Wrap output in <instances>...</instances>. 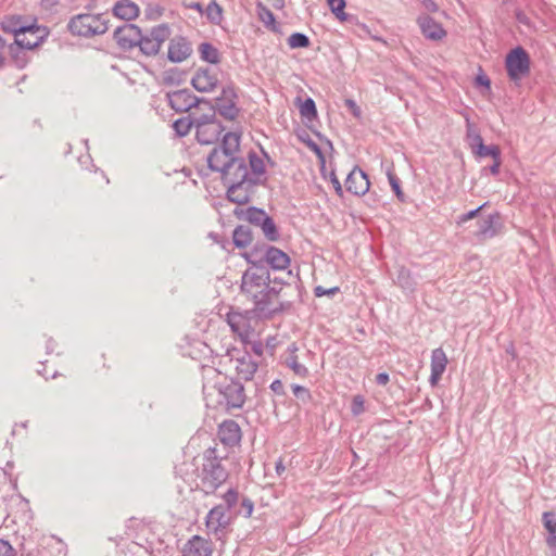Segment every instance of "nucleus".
<instances>
[{
	"label": "nucleus",
	"instance_id": "1",
	"mask_svg": "<svg viewBox=\"0 0 556 556\" xmlns=\"http://www.w3.org/2000/svg\"><path fill=\"white\" fill-rule=\"evenodd\" d=\"M241 292L254 303V311L271 316L282 309L278 301L281 288L270 287V274L266 266L251 265L241 278Z\"/></svg>",
	"mask_w": 556,
	"mask_h": 556
},
{
	"label": "nucleus",
	"instance_id": "2",
	"mask_svg": "<svg viewBox=\"0 0 556 556\" xmlns=\"http://www.w3.org/2000/svg\"><path fill=\"white\" fill-rule=\"evenodd\" d=\"M222 456L216 446L206 448L201 456V465L197 467V486L205 494L214 493L228 479V470L223 465Z\"/></svg>",
	"mask_w": 556,
	"mask_h": 556
},
{
	"label": "nucleus",
	"instance_id": "3",
	"mask_svg": "<svg viewBox=\"0 0 556 556\" xmlns=\"http://www.w3.org/2000/svg\"><path fill=\"white\" fill-rule=\"evenodd\" d=\"M240 149V135L229 131L224 135L220 144L213 148L207 155L208 168L228 175Z\"/></svg>",
	"mask_w": 556,
	"mask_h": 556
},
{
	"label": "nucleus",
	"instance_id": "4",
	"mask_svg": "<svg viewBox=\"0 0 556 556\" xmlns=\"http://www.w3.org/2000/svg\"><path fill=\"white\" fill-rule=\"evenodd\" d=\"M0 27L4 33L14 35V42L8 46L9 52L16 55L20 49L31 50L38 47L42 37H36L35 40H26V34L35 35L39 31V27L36 25H26L20 15L5 16Z\"/></svg>",
	"mask_w": 556,
	"mask_h": 556
},
{
	"label": "nucleus",
	"instance_id": "5",
	"mask_svg": "<svg viewBox=\"0 0 556 556\" xmlns=\"http://www.w3.org/2000/svg\"><path fill=\"white\" fill-rule=\"evenodd\" d=\"M251 265L269 266L274 270H283L290 264V257L282 250L266 243H256L253 248L242 254Z\"/></svg>",
	"mask_w": 556,
	"mask_h": 556
},
{
	"label": "nucleus",
	"instance_id": "6",
	"mask_svg": "<svg viewBox=\"0 0 556 556\" xmlns=\"http://www.w3.org/2000/svg\"><path fill=\"white\" fill-rule=\"evenodd\" d=\"M108 21L101 14H78L67 23L68 31L74 36L92 37L104 34L109 26Z\"/></svg>",
	"mask_w": 556,
	"mask_h": 556
},
{
	"label": "nucleus",
	"instance_id": "7",
	"mask_svg": "<svg viewBox=\"0 0 556 556\" xmlns=\"http://www.w3.org/2000/svg\"><path fill=\"white\" fill-rule=\"evenodd\" d=\"M530 55L522 47L511 49L505 59L507 75L511 81H519L530 73Z\"/></svg>",
	"mask_w": 556,
	"mask_h": 556
},
{
	"label": "nucleus",
	"instance_id": "8",
	"mask_svg": "<svg viewBox=\"0 0 556 556\" xmlns=\"http://www.w3.org/2000/svg\"><path fill=\"white\" fill-rule=\"evenodd\" d=\"M170 37V28L167 24L163 23L151 28V30L143 35L141 33V40L137 43L140 51L147 56H154L160 52L162 45Z\"/></svg>",
	"mask_w": 556,
	"mask_h": 556
},
{
	"label": "nucleus",
	"instance_id": "9",
	"mask_svg": "<svg viewBox=\"0 0 556 556\" xmlns=\"http://www.w3.org/2000/svg\"><path fill=\"white\" fill-rule=\"evenodd\" d=\"M216 390L222 396L219 404L225 405L227 409L241 408L245 403L247 395L244 387L240 381L233 379L225 380L216 386Z\"/></svg>",
	"mask_w": 556,
	"mask_h": 556
},
{
	"label": "nucleus",
	"instance_id": "10",
	"mask_svg": "<svg viewBox=\"0 0 556 556\" xmlns=\"http://www.w3.org/2000/svg\"><path fill=\"white\" fill-rule=\"evenodd\" d=\"M168 105L177 113H185L200 104H210L204 98H198L191 90L185 88L166 93Z\"/></svg>",
	"mask_w": 556,
	"mask_h": 556
},
{
	"label": "nucleus",
	"instance_id": "11",
	"mask_svg": "<svg viewBox=\"0 0 556 556\" xmlns=\"http://www.w3.org/2000/svg\"><path fill=\"white\" fill-rule=\"evenodd\" d=\"M265 180L255 179L250 181L230 182L227 186V199L238 205L247 204L255 193L256 187L263 185Z\"/></svg>",
	"mask_w": 556,
	"mask_h": 556
},
{
	"label": "nucleus",
	"instance_id": "12",
	"mask_svg": "<svg viewBox=\"0 0 556 556\" xmlns=\"http://www.w3.org/2000/svg\"><path fill=\"white\" fill-rule=\"evenodd\" d=\"M141 33L137 25L125 23L114 30L113 37L121 49L130 50L140 42Z\"/></svg>",
	"mask_w": 556,
	"mask_h": 556
},
{
	"label": "nucleus",
	"instance_id": "13",
	"mask_svg": "<svg viewBox=\"0 0 556 556\" xmlns=\"http://www.w3.org/2000/svg\"><path fill=\"white\" fill-rule=\"evenodd\" d=\"M230 519L231 516L228 507L222 504L217 505L213 507L206 516V528L216 535L219 533L223 534L229 526Z\"/></svg>",
	"mask_w": 556,
	"mask_h": 556
},
{
	"label": "nucleus",
	"instance_id": "14",
	"mask_svg": "<svg viewBox=\"0 0 556 556\" xmlns=\"http://www.w3.org/2000/svg\"><path fill=\"white\" fill-rule=\"evenodd\" d=\"M230 361L235 364L238 378L245 381L253 378L258 367L257 362L247 351H236V355H232Z\"/></svg>",
	"mask_w": 556,
	"mask_h": 556
},
{
	"label": "nucleus",
	"instance_id": "15",
	"mask_svg": "<svg viewBox=\"0 0 556 556\" xmlns=\"http://www.w3.org/2000/svg\"><path fill=\"white\" fill-rule=\"evenodd\" d=\"M217 72L211 67H199L191 78L192 87L199 92H211L218 85Z\"/></svg>",
	"mask_w": 556,
	"mask_h": 556
},
{
	"label": "nucleus",
	"instance_id": "16",
	"mask_svg": "<svg viewBox=\"0 0 556 556\" xmlns=\"http://www.w3.org/2000/svg\"><path fill=\"white\" fill-rule=\"evenodd\" d=\"M192 54L190 41L182 36L169 39L167 59L173 63H181Z\"/></svg>",
	"mask_w": 556,
	"mask_h": 556
},
{
	"label": "nucleus",
	"instance_id": "17",
	"mask_svg": "<svg viewBox=\"0 0 556 556\" xmlns=\"http://www.w3.org/2000/svg\"><path fill=\"white\" fill-rule=\"evenodd\" d=\"M369 179L365 172L355 166L345 179V188L354 195H364L369 190Z\"/></svg>",
	"mask_w": 556,
	"mask_h": 556
},
{
	"label": "nucleus",
	"instance_id": "18",
	"mask_svg": "<svg viewBox=\"0 0 556 556\" xmlns=\"http://www.w3.org/2000/svg\"><path fill=\"white\" fill-rule=\"evenodd\" d=\"M195 138L200 144H213L225 130L222 123H197Z\"/></svg>",
	"mask_w": 556,
	"mask_h": 556
},
{
	"label": "nucleus",
	"instance_id": "19",
	"mask_svg": "<svg viewBox=\"0 0 556 556\" xmlns=\"http://www.w3.org/2000/svg\"><path fill=\"white\" fill-rule=\"evenodd\" d=\"M255 179L258 178L250 175L245 160L241 156H237V159L231 165L230 173H228L227 176L222 175V180L224 185H229L230 182H238L241 180L250 181Z\"/></svg>",
	"mask_w": 556,
	"mask_h": 556
},
{
	"label": "nucleus",
	"instance_id": "20",
	"mask_svg": "<svg viewBox=\"0 0 556 556\" xmlns=\"http://www.w3.org/2000/svg\"><path fill=\"white\" fill-rule=\"evenodd\" d=\"M422 35L430 40H441L446 36V31L440 23L434 21L431 16L422 14L417 18Z\"/></svg>",
	"mask_w": 556,
	"mask_h": 556
},
{
	"label": "nucleus",
	"instance_id": "21",
	"mask_svg": "<svg viewBox=\"0 0 556 556\" xmlns=\"http://www.w3.org/2000/svg\"><path fill=\"white\" fill-rule=\"evenodd\" d=\"M212 543L199 535H193L182 549V556H212Z\"/></svg>",
	"mask_w": 556,
	"mask_h": 556
},
{
	"label": "nucleus",
	"instance_id": "22",
	"mask_svg": "<svg viewBox=\"0 0 556 556\" xmlns=\"http://www.w3.org/2000/svg\"><path fill=\"white\" fill-rule=\"evenodd\" d=\"M447 357L442 348L434 349L431 354V375L429 382L435 387L445 371Z\"/></svg>",
	"mask_w": 556,
	"mask_h": 556
},
{
	"label": "nucleus",
	"instance_id": "23",
	"mask_svg": "<svg viewBox=\"0 0 556 556\" xmlns=\"http://www.w3.org/2000/svg\"><path fill=\"white\" fill-rule=\"evenodd\" d=\"M498 220V213L490 214L486 217L478 219V229L475 232L476 237L479 239L493 238L497 233L496 224Z\"/></svg>",
	"mask_w": 556,
	"mask_h": 556
},
{
	"label": "nucleus",
	"instance_id": "24",
	"mask_svg": "<svg viewBox=\"0 0 556 556\" xmlns=\"http://www.w3.org/2000/svg\"><path fill=\"white\" fill-rule=\"evenodd\" d=\"M232 213L233 216H236L238 219L249 222L250 224L257 227L261 226L262 219L267 215V213L263 208H258L255 206H250L245 208L237 206Z\"/></svg>",
	"mask_w": 556,
	"mask_h": 556
},
{
	"label": "nucleus",
	"instance_id": "25",
	"mask_svg": "<svg viewBox=\"0 0 556 556\" xmlns=\"http://www.w3.org/2000/svg\"><path fill=\"white\" fill-rule=\"evenodd\" d=\"M218 435L224 444L232 446L240 441L241 431L236 421L228 420L220 425Z\"/></svg>",
	"mask_w": 556,
	"mask_h": 556
},
{
	"label": "nucleus",
	"instance_id": "26",
	"mask_svg": "<svg viewBox=\"0 0 556 556\" xmlns=\"http://www.w3.org/2000/svg\"><path fill=\"white\" fill-rule=\"evenodd\" d=\"M112 11L116 17L124 21H132L137 18L140 13L139 7L130 0L117 1Z\"/></svg>",
	"mask_w": 556,
	"mask_h": 556
},
{
	"label": "nucleus",
	"instance_id": "27",
	"mask_svg": "<svg viewBox=\"0 0 556 556\" xmlns=\"http://www.w3.org/2000/svg\"><path fill=\"white\" fill-rule=\"evenodd\" d=\"M544 528L547 530L546 544L551 549V556H556V519L553 511H545L542 515Z\"/></svg>",
	"mask_w": 556,
	"mask_h": 556
},
{
	"label": "nucleus",
	"instance_id": "28",
	"mask_svg": "<svg viewBox=\"0 0 556 556\" xmlns=\"http://www.w3.org/2000/svg\"><path fill=\"white\" fill-rule=\"evenodd\" d=\"M253 241L252 230L249 226L239 225L232 232V242L236 248L244 249Z\"/></svg>",
	"mask_w": 556,
	"mask_h": 556
},
{
	"label": "nucleus",
	"instance_id": "29",
	"mask_svg": "<svg viewBox=\"0 0 556 556\" xmlns=\"http://www.w3.org/2000/svg\"><path fill=\"white\" fill-rule=\"evenodd\" d=\"M257 15L264 26L274 33L279 31V25L276 22L274 13L264 4L257 3Z\"/></svg>",
	"mask_w": 556,
	"mask_h": 556
},
{
	"label": "nucleus",
	"instance_id": "30",
	"mask_svg": "<svg viewBox=\"0 0 556 556\" xmlns=\"http://www.w3.org/2000/svg\"><path fill=\"white\" fill-rule=\"evenodd\" d=\"M264 237L270 242H277L280 239V232L274 219L267 214L266 217L262 219V224L260 226Z\"/></svg>",
	"mask_w": 556,
	"mask_h": 556
},
{
	"label": "nucleus",
	"instance_id": "31",
	"mask_svg": "<svg viewBox=\"0 0 556 556\" xmlns=\"http://www.w3.org/2000/svg\"><path fill=\"white\" fill-rule=\"evenodd\" d=\"M200 56L203 61L211 64H218L220 62V54L217 48L210 42H202L199 46Z\"/></svg>",
	"mask_w": 556,
	"mask_h": 556
},
{
	"label": "nucleus",
	"instance_id": "32",
	"mask_svg": "<svg viewBox=\"0 0 556 556\" xmlns=\"http://www.w3.org/2000/svg\"><path fill=\"white\" fill-rule=\"evenodd\" d=\"M218 112L224 118L233 121L239 113V109L236 106V102H218L216 101L215 112Z\"/></svg>",
	"mask_w": 556,
	"mask_h": 556
},
{
	"label": "nucleus",
	"instance_id": "33",
	"mask_svg": "<svg viewBox=\"0 0 556 556\" xmlns=\"http://www.w3.org/2000/svg\"><path fill=\"white\" fill-rule=\"evenodd\" d=\"M203 14L206 18L215 25H219L223 20V8L215 1L212 0L205 8Z\"/></svg>",
	"mask_w": 556,
	"mask_h": 556
},
{
	"label": "nucleus",
	"instance_id": "34",
	"mask_svg": "<svg viewBox=\"0 0 556 556\" xmlns=\"http://www.w3.org/2000/svg\"><path fill=\"white\" fill-rule=\"evenodd\" d=\"M227 323L231 330L238 334H242L247 326L244 316L240 313L230 312L227 314Z\"/></svg>",
	"mask_w": 556,
	"mask_h": 556
},
{
	"label": "nucleus",
	"instance_id": "35",
	"mask_svg": "<svg viewBox=\"0 0 556 556\" xmlns=\"http://www.w3.org/2000/svg\"><path fill=\"white\" fill-rule=\"evenodd\" d=\"M249 165L251 168V176L261 178L265 174V163L254 151L249 153Z\"/></svg>",
	"mask_w": 556,
	"mask_h": 556
},
{
	"label": "nucleus",
	"instance_id": "36",
	"mask_svg": "<svg viewBox=\"0 0 556 556\" xmlns=\"http://www.w3.org/2000/svg\"><path fill=\"white\" fill-rule=\"evenodd\" d=\"M396 283L405 291H413L415 281L410 275V271L404 267L397 270Z\"/></svg>",
	"mask_w": 556,
	"mask_h": 556
},
{
	"label": "nucleus",
	"instance_id": "37",
	"mask_svg": "<svg viewBox=\"0 0 556 556\" xmlns=\"http://www.w3.org/2000/svg\"><path fill=\"white\" fill-rule=\"evenodd\" d=\"M300 114L303 118L312 122L317 117V109L312 98H306L300 105Z\"/></svg>",
	"mask_w": 556,
	"mask_h": 556
},
{
	"label": "nucleus",
	"instance_id": "38",
	"mask_svg": "<svg viewBox=\"0 0 556 556\" xmlns=\"http://www.w3.org/2000/svg\"><path fill=\"white\" fill-rule=\"evenodd\" d=\"M472 153L478 157H492L493 160L501 156V150L495 144L485 146L482 143Z\"/></svg>",
	"mask_w": 556,
	"mask_h": 556
},
{
	"label": "nucleus",
	"instance_id": "39",
	"mask_svg": "<svg viewBox=\"0 0 556 556\" xmlns=\"http://www.w3.org/2000/svg\"><path fill=\"white\" fill-rule=\"evenodd\" d=\"M330 11L341 22H345L349 15L344 12L346 7L345 0H327Z\"/></svg>",
	"mask_w": 556,
	"mask_h": 556
},
{
	"label": "nucleus",
	"instance_id": "40",
	"mask_svg": "<svg viewBox=\"0 0 556 556\" xmlns=\"http://www.w3.org/2000/svg\"><path fill=\"white\" fill-rule=\"evenodd\" d=\"M193 121L189 116L176 119L173 123V128L178 137H185L189 134L193 126Z\"/></svg>",
	"mask_w": 556,
	"mask_h": 556
},
{
	"label": "nucleus",
	"instance_id": "41",
	"mask_svg": "<svg viewBox=\"0 0 556 556\" xmlns=\"http://www.w3.org/2000/svg\"><path fill=\"white\" fill-rule=\"evenodd\" d=\"M288 45L291 49L308 48L311 46V40L303 33H293L288 38Z\"/></svg>",
	"mask_w": 556,
	"mask_h": 556
},
{
	"label": "nucleus",
	"instance_id": "42",
	"mask_svg": "<svg viewBox=\"0 0 556 556\" xmlns=\"http://www.w3.org/2000/svg\"><path fill=\"white\" fill-rule=\"evenodd\" d=\"M467 140L471 148V151L478 148V146L483 143V139L477 128L467 121Z\"/></svg>",
	"mask_w": 556,
	"mask_h": 556
},
{
	"label": "nucleus",
	"instance_id": "43",
	"mask_svg": "<svg viewBox=\"0 0 556 556\" xmlns=\"http://www.w3.org/2000/svg\"><path fill=\"white\" fill-rule=\"evenodd\" d=\"M286 365L299 377H306L308 375V369L303 364L299 363L296 355H290L286 359Z\"/></svg>",
	"mask_w": 556,
	"mask_h": 556
},
{
	"label": "nucleus",
	"instance_id": "44",
	"mask_svg": "<svg viewBox=\"0 0 556 556\" xmlns=\"http://www.w3.org/2000/svg\"><path fill=\"white\" fill-rule=\"evenodd\" d=\"M387 176H388V180L390 182V186L392 188V190L394 191L396 198L401 201V202H404V192L402 191L401 189V181L400 179L397 178V176L393 173V169L392 168H389L387 170Z\"/></svg>",
	"mask_w": 556,
	"mask_h": 556
},
{
	"label": "nucleus",
	"instance_id": "45",
	"mask_svg": "<svg viewBox=\"0 0 556 556\" xmlns=\"http://www.w3.org/2000/svg\"><path fill=\"white\" fill-rule=\"evenodd\" d=\"M182 80V73L178 68H172L165 73L164 83L166 85H180Z\"/></svg>",
	"mask_w": 556,
	"mask_h": 556
},
{
	"label": "nucleus",
	"instance_id": "46",
	"mask_svg": "<svg viewBox=\"0 0 556 556\" xmlns=\"http://www.w3.org/2000/svg\"><path fill=\"white\" fill-rule=\"evenodd\" d=\"M208 106L210 113L202 114L198 118L193 119V124L197 127V123H220L216 119L215 106L210 102L206 104Z\"/></svg>",
	"mask_w": 556,
	"mask_h": 556
},
{
	"label": "nucleus",
	"instance_id": "47",
	"mask_svg": "<svg viewBox=\"0 0 556 556\" xmlns=\"http://www.w3.org/2000/svg\"><path fill=\"white\" fill-rule=\"evenodd\" d=\"M292 391H293V394L295 395V397L299 399L300 401H302L303 403H307L312 400V394H311L309 390L305 387H302L299 384H293Z\"/></svg>",
	"mask_w": 556,
	"mask_h": 556
},
{
	"label": "nucleus",
	"instance_id": "48",
	"mask_svg": "<svg viewBox=\"0 0 556 556\" xmlns=\"http://www.w3.org/2000/svg\"><path fill=\"white\" fill-rule=\"evenodd\" d=\"M236 98H237V93L235 91V88L232 86H225L222 89L220 96L216 98V101H218V102H224V101L235 102Z\"/></svg>",
	"mask_w": 556,
	"mask_h": 556
},
{
	"label": "nucleus",
	"instance_id": "49",
	"mask_svg": "<svg viewBox=\"0 0 556 556\" xmlns=\"http://www.w3.org/2000/svg\"><path fill=\"white\" fill-rule=\"evenodd\" d=\"M364 399L361 395H355L352 400L351 412L354 416L361 415L365 410Z\"/></svg>",
	"mask_w": 556,
	"mask_h": 556
},
{
	"label": "nucleus",
	"instance_id": "50",
	"mask_svg": "<svg viewBox=\"0 0 556 556\" xmlns=\"http://www.w3.org/2000/svg\"><path fill=\"white\" fill-rule=\"evenodd\" d=\"M224 500H225V505L224 506H227L228 507V510L230 511V509L237 504V501H238V492L232 490V489H229L225 494H224Z\"/></svg>",
	"mask_w": 556,
	"mask_h": 556
},
{
	"label": "nucleus",
	"instance_id": "51",
	"mask_svg": "<svg viewBox=\"0 0 556 556\" xmlns=\"http://www.w3.org/2000/svg\"><path fill=\"white\" fill-rule=\"evenodd\" d=\"M486 204H488V203L485 202V203H483L482 205H480L479 207H477V208H475V210H471V211H469V212H468V213H466V214L460 215V216L458 217L457 224H458V225H462V224H464V223H466V222H468V220H470V219H472V218H476V217L478 216L479 212H480L484 206H486Z\"/></svg>",
	"mask_w": 556,
	"mask_h": 556
},
{
	"label": "nucleus",
	"instance_id": "52",
	"mask_svg": "<svg viewBox=\"0 0 556 556\" xmlns=\"http://www.w3.org/2000/svg\"><path fill=\"white\" fill-rule=\"evenodd\" d=\"M0 556H16L14 547L3 539H0Z\"/></svg>",
	"mask_w": 556,
	"mask_h": 556
},
{
	"label": "nucleus",
	"instance_id": "53",
	"mask_svg": "<svg viewBox=\"0 0 556 556\" xmlns=\"http://www.w3.org/2000/svg\"><path fill=\"white\" fill-rule=\"evenodd\" d=\"M337 292H339V288L338 287H333V288H330V289H326L321 286H317L315 287L314 289V293L316 296H323V295H333L336 294Z\"/></svg>",
	"mask_w": 556,
	"mask_h": 556
},
{
	"label": "nucleus",
	"instance_id": "54",
	"mask_svg": "<svg viewBox=\"0 0 556 556\" xmlns=\"http://www.w3.org/2000/svg\"><path fill=\"white\" fill-rule=\"evenodd\" d=\"M22 50L23 49H20V51L16 52V55H14L12 52H9L12 59L14 60L16 66L20 68H23L26 65L25 53Z\"/></svg>",
	"mask_w": 556,
	"mask_h": 556
},
{
	"label": "nucleus",
	"instance_id": "55",
	"mask_svg": "<svg viewBox=\"0 0 556 556\" xmlns=\"http://www.w3.org/2000/svg\"><path fill=\"white\" fill-rule=\"evenodd\" d=\"M241 507H242V509L244 511V516L245 517H250L252 515V513H253L254 504H253V502L250 498L244 497L242 500V502H241Z\"/></svg>",
	"mask_w": 556,
	"mask_h": 556
},
{
	"label": "nucleus",
	"instance_id": "56",
	"mask_svg": "<svg viewBox=\"0 0 556 556\" xmlns=\"http://www.w3.org/2000/svg\"><path fill=\"white\" fill-rule=\"evenodd\" d=\"M330 180L333 185V188L336 190V193L339 195V197H342L343 195V189H342V186H341V182L340 180L338 179L337 175L334 174V172H331L330 174Z\"/></svg>",
	"mask_w": 556,
	"mask_h": 556
},
{
	"label": "nucleus",
	"instance_id": "57",
	"mask_svg": "<svg viewBox=\"0 0 556 556\" xmlns=\"http://www.w3.org/2000/svg\"><path fill=\"white\" fill-rule=\"evenodd\" d=\"M476 85L491 89V80L485 74H480L476 77Z\"/></svg>",
	"mask_w": 556,
	"mask_h": 556
},
{
	"label": "nucleus",
	"instance_id": "58",
	"mask_svg": "<svg viewBox=\"0 0 556 556\" xmlns=\"http://www.w3.org/2000/svg\"><path fill=\"white\" fill-rule=\"evenodd\" d=\"M270 389L274 393L278 394V395H282L285 394V388H283V383L281 382V380L279 379H276L271 382L270 384Z\"/></svg>",
	"mask_w": 556,
	"mask_h": 556
},
{
	"label": "nucleus",
	"instance_id": "59",
	"mask_svg": "<svg viewBox=\"0 0 556 556\" xmlns=\"http://www.w3.org/2000/svg\"><path fill=\"white\" fill-rule=\"evenodd\" d=\"M307 146L321 160V162L325 161L323 150L316 142H314L313 140H308Z\"/></svg>",
	"mask_w": 556,
	"mask_h": 556
},
{
	"label": "nucleus",
	"instance_id": "60",
	"mask_svg": "<svg viewBox=\"0 0 556 556\" xmlns=\"http://www.w3.org/2000/svg\"><path fill=\"white\" fill-rule=\"evenodd\" d=\"M501 165H502V157L500 156V157H496V159H494V160H493V164H492V165H490V166L488 167V169H489V172H490L493 176H496V175H498V173H500V167H501Z\"/></svg>",
	"mask_w": 556,
	"mask_h": 556
},
{
	"label": "nucleus",
	"instance_id": "61",
	"mask_svg": "<svg viewBox=\"0 0 556 556\" xmlns=\"http://www.w3.org/2000/svg\"><path fill=\"white\" fill-rule=\"evenodd\" d=\"M250 348H251V351L257 355V356H262L263 354V351H264V345L261 341H254V342H251L250 343Z\"/></svg>",
	"mask_w": 556,
	"mask_h": 556
},
{
	"label": "nucleus",
	"instance_id": "62",
	"mask_svg": "<svg viewBox=\"0 0 556 556\" xmlns=\"http://www.w3.org/2000/svg\"><path fill=\"white\" fill-rule=\"evenodd\" d=\"M345 105L352 111L353 115L354 116H359L361 115V109L359 106L355 103L354 100L352 99H346L345 100Z\"/></svg>",
	"mask_w": 556,
	"mask_h": 556
},
{
	"label": "nucleus",
	"instance_id": "63",
	"mask_svg": "<svg viewBox=\"0 0 556 556\" xmlns=\"http://www.w3.org/2000/svg\"><path fill=\"white\" fill-rule=\"evenodd\" d=\"M283 285H290L288 280L283 277H274L270 278V287H276L277 289H282Z\"/></svg>",
	"mask_w": 556,
	"mask_h": 556
},
{
	"label": "nucleus",
	"instance_id": "64",
	"mask_svg": "<svg viewBox=\"0 0 556 556\" xmlns=\"http://www.w3.org/2000/svg\"><path fill=\"white\" fill-rule=\"evenodd\" d=\"M390 381L389 374L380 372L376 376V383L379 386H386Z\"/></svg>",
	"mask_w": 556,
	"mask_h": 556
}]
</instances>
